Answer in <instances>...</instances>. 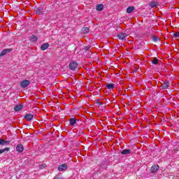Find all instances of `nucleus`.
Returning a JSON list of instances; mask_svg holds the SVG:
<instances>
[{
	"label": "nucleus",
	"mask_w": 179,
	"mask_h": 179,
	"mask_svg": "<svg viewBox=\"0 0 179 179\" xmlns=\"http://www.w3.org/2000/svg\"><path fill=\"white\" fill-rule=\"evenodd\" d=\"M29 85H30V80H22L20 83V86H21V87H22V89H25V87H27V86H29Z\"/></svg>",
	"instance_id": "1"
},
{
	"label": "nucleus",
	"mask_w": 179,
	"mask_h": 179,
	"mask_svg": "<svg viewBox=\"0 0 179 179\" xmlns=\"http://www.w3.org/2000/svg\"><path fill=\"white\" fill-rule=\"evenodd\" d=\"M69 68L71 71H75L78 68V63L72 62L69 64Z\"/></svg>",
	"instance_id": "2"
},
{
	"label": "nucleus",
	"mask_w": 179,
	"mask_h": 179,
	"mask_svg": "<svg viewBox=\"0 0 179 179\" xmlns=\"http://www.w3.org/2000/svg\"><path fill=\"white\" fill-rule=\"evenodd\" d=\"M24 118H25V120H27V121H31V120H33L34 118H35V117H34V115L28 113V114H26V115L24 116Z\"/></svg>",
	"instance_id": "3"
},
{
	"label": "nucleus",
	"mask_w": 179,
	"mask_h": 179,
	"mask_svg": "<svg viewBox=\"0 0 179 179\" xmlns=\"http://www.w3.org/2000/svg\"><path fill=\"white\" fill-rule=\"evenodd\" d=\"M34 12H36L37 15H43V13H44V10L41 8L35 7Z\"/></svg>",
	"instance_id": "4"
},
{
	"label": "nucleus",
	"mask_w": 179,
	"mask_h": 179,
	"mask_svg": "<svg viewBox=\"0 0 179 179\" xmlns=\"http://www.w3.org/2000/svg\"><path fill=\"white\" fill-rule=\"evenodd\" d=\"M128 37V35L125 33H120L117 35V38H119V40H125V38H127Z\"/></svg>",
	"instance_id": "5"
},
{
	"label": "nucleus",
	"mask_w": 179,
	"mask_h": 179,
	"mask_svg": "<svg viewBox=\"0 0 179 179\" xmlns=\"http://www.w3.org/2000/svg\"><path fill=\"white\" fill-rule=\"evenodd\" d=\"M15 149H16L17 152H18L19 153H22V152H23V150H24V148L23 147V145H22V144L17 145Z\"/></svg>",
	"instance_id": "6"
},
{
	"label": "nucleus",
	"mask_w": 179,
	"mask_h": 179,
	"mask_svg": "<svg viewBox=\"0 0 179 179\" xmlns=\"http://www.w3.org/2000/svg\"><path fill=\"white\" fill-rule=\"evenodd\" d=\"M68 169V165L66 164H63L62 165H59L58 167L59 171H65Z\"/></svg>",
	"instance_id": "7"
},
{
	"label": "nucleus",
	"mask_w": 179,
	"mask_h": 179,
	"mask_svg": "<svg viewBox=\"0 0 179 179\" xmlns=\"http://www.w3.org/2000/svg\"><path fill=\"white\" fill-rule=\"evenodd\" d=\"M12 51V49H5L3 50L0 54V57H3V55H6V54Z\"/></svg>",
	"instance_id": "8"
},
{
	"label": "nucleus",
	"mask_w": 179,
	"mask_h": 179,
	"mask_svg": "<svg viewBox=\"0 0 179 179\" xmlns=\"http://www.w3.org/2000/svg\"><path fill=\"white\" fill-rule=\"evenodd\" d=\"M159 171L158 165H153L150 169L151 173H157V171Z\"/></svg>",
	"instance_id": "9"
},
{
	"label": "nucleus",
	"mask_w": 179,
	"mask_h": 179,
	"mask_svg": "<svg viewBox=\"0 0 179 179\" xmlns=\"http://www.w3.org/2000/svg\"><path fill=\"white\" fill-rule=\"evenodd\" d=\"M170 86V82L169 81H166L165 83H164L162 85V89L164 90H166V89H169V87Z\"/></svg>",
	"instance_id": "10"
},
{
	"label": "nucleus",
	"mask_w": 179,
	"mask_h": 179,
	"mask_svg": "<svg viewBox=\"0 0 179 179\" xmlns=\"http://www.w3.org/2000/svg\"><path fill=\"white\" fill-rule=\"evenodd\" d=\"M50 47V44L48 43H44L41 46V50L42 51H45V50H47V48H48Z\"/></svg>",
	"instance_id": "11"
},
{
	"label": "nucleus",
	"mask_w": 179,
	"mask_h": 179,
	"mask_svg": "<svg viewBox=\"0 0 179 179\" xmlns=\"http://www.w3.org/2000/svg\"><path fill=\"white\" fill-rule=\"evenodd\" d=\"M15 111H20L23 110V105H16L14 108Z\"/></svg>",
	"instance_id": "12"
},
{
	"label": "nucleus",
	"mask_w": 179,
	"mask_h": 179,
	"mask_svg": "<svg viewBox=\"0 0 179 179\" xmlns=\"http://www.w3.org/2000/svg\"><path fill=\"white\" fill-rule=\"evenodd\" d=\"M76 121H77L76 118H75V117L71 118L69 120L71 127H73V125H75V124H76Z\"/></svg>",
	"instance_id": "13"
},
{
	"label": "nucleus",
	"mask_w": 179,
	"mask_h": 179,
	"mask_svg": "<svg viewBox=\"0 0 179 179\" xmlns=\"http://www.w3.org/2000/svg\"><path fill=\"white\" fill-rule=\"evenodd\" d=\"M81 31L83 34H87V33H89V31H90V29H89V27H83L81 29Z\"/></svg>",
	"instance_id": "14"
},
{
	"label": "nucleus",
	"mask_w": 179,
	"mask_h": 179,
	"mask_svg": "<svg viewBox=\"0 0 179 179\" xmlns=\"http://www.w3.org/2000/svg\"><path fill=\"white\" fill-rule=\"evenodd\" d=\"M37 40H38L37 36H34V35H32V36H31V38H30V41H31V43H36V41H37Z\"/></svg>",
	"instance_id": "15"
},
{
	"label": "nucleus",
	"mask_w": 179,
	"mask_h": 179,
	"mask_svg": "<svg viewBox=\"0 0 179 179\" xmlns=\"http://www.w3.org/2000/svg\"><path fill=\"white\" fill-rule=\"evenodd\" d=\"M135 8L134 6H129V8H127V12L128 13H132L134 10Z\"/></svg>",
	"instance_id": "16"
},
{
	"label": "nucleus",
	"mask_w": 179,
	"mask_h": 179,
	"mask_svg": "<svg viewBox=\"0 0 179 179\" xmlns=\"http://www.w3.org/2000/svg\"><path fill=\"white\" fill-rule=\"evenodd\" d=\"M0 145H2L3 146L5 145H9V141L2 140V139L0 138Z\"/></svg>",
	"instance_id": "17"
},
{
	"label": "nucleus",
	"mask_w": 179,
	"mask_h": 179,
	"mask_svg": "<svg viewBox=\"0 0 179 179\" xmlns=\"http://www.w3.org/2000/svg\"><path fill=\"white\" fill-rule=\"evenodd\" d=\"M157 5H158L157 2H155V1H152L151 3H149V6H150V8H156Z\"/></svg>",
	"instance_id": "18"
},
{
	"label": "nucleus",
	"mask_w": 179,
	"mask_h": 179,
	"mask_svg": "<svg viewBox=\"0 0 179 179\" xmlns=\"http://www.w3.org/2000/svg\"><path fill=\"white\" fill-rule=\"evenodd\" d=\"M106 87L107 89H108V90H113V89H114V84L113 83L107 84Z\"/></svg>",
	"instance_id": "19"
},
{
	"label": "nucleus",
	"mask_w": 179,
	"mask_h": 179,
	"mask_svg": "<svg viewBox=\"0 0 179 179\" xmlns=\"http://www.w3.org/2000/svg\"><path fill=\"white\" fill-rule=\"evenodd\" d=\"M131 154V150H123L122 152V155H130Z\"/></svg>",
	"instance_id": "20"
},
{
	"label": "nucleus",
	"mask_w": 179,
	"mask_h": 179,
	"mask_svg": "<svg viewBox=\"0 0 179 179\" xmlns=\"http://www.w3.org/2000/svg\"><path fill=\"white\" fill-rule=\"evenodd\" d=\"M103 8H104V6L103 5V4H98L97 6H96V10H99V11H100V10H103Z\"/></svg>",
	"instance_id": "21"
},
{
	"label": "nucleus",
	"mask_w": 179,
	"mask_h": 179,
	"mask_svg": "<svg viewBox=\"0 0 179 179\" xmlns=\"http://www.w3.org/2000/svg\"><path fill=\"white\" fill-rule=\"evenodd\" d=\"M9 148L0 150V155H2V153H4V152H9Z\"/></svg>",
	"instance_id": "22"
},
{
	"label": "nucleus",
	"mask_w": 179,
	"mask_h": 179,
	"mask_svg": "<svg viewBox=\"0 0 179 179\" xmlns=\"http://www.w3.org/2000/svg\"><path fill=\"white\" fill-rule=\"evenodd\" d=\"M152 62L154 65H157L159 64V59H155Z\"/></svg>",
	"instance_id": "23"
},
{
	"label": "nucleus",
	"mask_w": 179,
	"mask_h": 179,
	"mask_svg": "<svg viewBox=\"0 0 179 179\" xmlns=\"http://www.w3.org/2000/svg\"><path fill=\"white\" fill-rule=\"evenodd\" d=\"M152 40H153V41H155V43H157V41H160V38H157L156 36H154L152 38Z\"/></svg>",
	"instance_id": "24"
},
{
	"label": "nucleus",
	"mask_w": 179,
	"mask_h": 179,
	"mask_svg": "<svg viewBox=\"0 0 179 179\" xmlns=\"http://www.w3.org/2000/svg\"><path fill=\"white\" fill-rule=\"evenodd\" d=\"M174 38H178L179 37V31L173 34Z\"/></svg>",
	"instance_id": "25"
},
{
	"label": "nucleus",
	"mask_w": 179,
	"mask_h": 179,
	"mask_svg": "<svg viewBox=\"0 0 179 179\" xmlns=\"http://www.w3.org/2000/svg\"><path fill=\"white\" fill-rule=\"evenodd\" d=\"M45 167V164L42 165L41 169H44Z\"/></svg>",
	"instance_id": "26"
},
{
	"label": "nucleus",
	"mask_w": 179,
	"mask_h": 179,
	"mask_svg": "<svg viewBox=\"0 0 179 179\" xmlns=\"http://www.w3.org/2000/svg\"><path fill=\"white\" fill-rule=\"evenodd\" d=\"M97 104H99V106H101V102H98Z\"/></svg>",
	"instance_id": "27"
}]
</instances>
